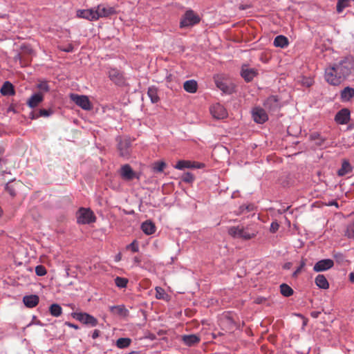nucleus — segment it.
<instances>
[{
  "mask_svg": "<svg viewBox=\"0 0 354 354\" xmlns=\"http://www.w3.org/2000/svg\"><path fill=\"white\" fill-rule=\"evenodd\" d=\"M320 314L321 313L319 311H312L310 313V315L313 318H317Z\"/></svg>",
  "mask_w": 354,
  "mask_h": 354,
  "instance_id": "54",
  "label": "nucleus"
},
{
  "mask_svg": "<svg viewBox=\"0 0 354 354\" xmlns=\"http://www.w3.org/2000/svg\"><path fill=\"white\" fill-rule=\"evenodd\" d=\"M301 268H302V267H299V268L297 269V270H296V271H295V272H293V274H292V277H297V274H298L299 273H300Z\"/></svg>",
  "mask_w": 354,
  "mask_h": 354,
  "instance_id": "56",
  "label": "nucleus"
},
{
  "mask_svg": "<svg viewBox=\"0 0 354 354\" xmlns=\"http://www.w3.org/2000/svg\"><path fill=\"white\" fill-rule=\"evenodd\" d=\"M100 330H95L92 334V337L93 339H96L97 337H98L100 336Z\"/></svg>",
  "mask_w": 354,
  "mask_h": 354,
  "instance_id": "55",
  "label": "nucleus"
},
{
  "mask_svg": "<svg viewBox=\"0 0 354 354\" xmlns=\"http://www.w3.org/2000/svg\"><path fill=\"white\" fill-rule=\"evenodd\" d=\"M200 21V17L192 10L186 11L180 24V27H188L194 26Z\"/></svg>",
  "mask_w": 354,
  "mask_h": 354,
  "instance_id": "6",
  "label": "nucleus"
},
{
  "mask_svg": "<svg viewBox=\"0 0 354 354\" xmlns=\"http://www.w3.org/2000/svg\"><path fill=\"white\" fill-rule=\"evenodd\" d=\"M44 100V95L41 93H35L32 94L27 101V104L30 108L37 106Z\"/></svg>",
  "mask_w": 354,
  "mask_h": 354,
  "instance_id": "20",
  "label": "nucleus"
},
{
  "mask_svg": "<svg viewBox=\"0 0 354 354\" xmlns=\"http://www.w3.org/2000/svg\"><path fill=\"white\" fill-rule=\"evenodd\" d=\"M284 266H290V263H287Z\"/></svg>",
  "mask_w": 354,
  "mask_h": 354,
  "instance_id": "64",
  "label": "nucleus"
},
{
  "mask_svg": "<svg viewBox=\"0 0 354 354\" xmlns=\"http://www.w3.org/2000/svg\"><path fill=\"white\" fill-rule=\"evenodd\" d=\"M110 311L114 314L121 316H127L128 314V310L125 308L124 306H110Z\"/></svg>",
  "mask_w": 354,
  "mask_h": 354,
  "instance_id": "28",
  "label": "nucleus"
},
{
  "mask_svg": "<svg viewBox=\"0 0 354 354\" xmlns=\"http://www.w3.org/2000/svg\"><path fill=\"white\" fill-rule=\"evenodd\" d=\"M194 180V176L192 173L187 172L183 176V180L186 183H192Z\"/></svg>",
  "mask_w": 354,
  "mask_h": 354,
  "instance_id": "46",
  "label": "nucleus"
},
{
  "mask_svg": "<svg viewBox=\"0 0 354 354\" xmlns=\"http://www.w3.org/2000/svg\"><path fill=\"white\" fill-rule=\"evenodd\" d=\"M15 179H12L10 181H9L7 184L5 185V189L9 193V194L14 197L16 195V191L13 185H10V183L13 181H15Z\"/></svg>",
  "mask_w": 354,
  "mask_h": 354,
  "instance_id": "40",
  "label": "nucleus"
},
{
  "mask_svg": "<svg viewBox=\"0 0 354 354\" xmlns=\"http://www.w3.org/2000/svg\"><path fill=\"white\" fill-rule=\"evenodd\" d=\"M313 268H314V270L318 272L325 271V270H328V268H330V267H313Z\"/></svg>",
  "mask_w": 354,
  "mask_h": 354,
  "instance_id": "51",
  "label": "nucleus"
},
{
  "mask_svg": "<svg viewBox=\"0 0 354 354\" xmlns=\"http://www.w3.org/2000/svg\"><path fill=\"white\" fill-rule=\"evenodd\" d=\"M266 109L270 112H275L279 109L280 105L279 99L275 95L268 97L263 103Z\"/></svg>",
  "mask_w": 354,
  "mask_h": 354,
  "instance_id": "13",
  "label": "nucleus"
},
{
  "mask_svg": "<svg viewBox=\"0 0 354 354\" xmlns=\"http://www.w3.org/2000/svg\"><path fill=\"white\" fill-rule=\"evenodd\" d=\"M305 264H306V263H305L304 261H302L301 262L300 266H305Z\"/></svg>",
  "mask_w": 354,
  "mask_h": 354,
  "instance_id": "63",
  "label": "nucleus"
},
{
  "mask_svg": "<svg viewBox=\"0 0 354 354\" xmlns=\"http://www.w3.org/2000/svg\"><path fill=\"white\" fill-rule=\"evenodd\" d=\"M39 301V297L35 295H27L23 298L24 304L28 308L35 307L38 304Z\"/></svg>",
  "mask_w": 354,
  "mask_h": 354,
  "instance_id": "21",
  "label": "nucleus"
},
{
  "mask_svg": "<svg viewBox=\"0 0 354 354\" xmlns=\"http://www.w3.org/2000/svg\"><path fill=\"white\" fill-rule=\"evenodd\" d=\"M349 279L352 283H354V272L350 273Z\"/></svg>",
  "mask_w": 354,
  "mask_h": 354,
  "instance_id": "58",
  "label": "nucleus"
},
{
  "mask_svg": "<svg viewBox=\"0 0 354 354\" xmlns=\"http://www.w3.org/2000/svg\"><path fill=\"white\" fill-rule=\"evenodd\" d=\"M122 178L127 180H131L136 177V173L128 164L123 165L120 169Z\"/></svg>",
  "mask_w": 354,
  "mask_h": 354,
  "instance_id": "16",
  "label": "nucleus"
},
{
  "mask_svg": "<svg viewBox=\"0 0 354 354\" xmlns=\"http://www.w3.org/2000/svg\"><path fill=\"white\" fill-rule=\"evenodd\" d=\"M181 339L183 343L188 346H194L201 341L200 336L195 334L183 335Z\"/></svg>",
  "mask_w": 354,
  "mask_h": 354,
  "instance_id": "18",
  "label": "nucleus"
},
{
  "mask_svg": "<svg viewBox=\"0 0 354 354\" xmlns=\"http://www.w3.org/2000/svg\"><path fill=\"white\" fill-rule=\"evenodd\" d=\"M37 88L44 92H48L50 90L49 86L48 84V82L46 81L41 82L37 85Z\"/></svg>",
  "mask_w": 354,
  "mask_h": 354,
  "instance_id": "45",
  "label": "nucleus"
},
{
  "mask_svg": "<svg viewBox=\"0 0 354 354\" xmlns=\"http://www.w3.org/2000/svg\"><path fill=\"white\" fill-rule=\"evenodd\" d=\"M147 95L152 103H157L160 100L158 89L155 86H151L148 88Z\"/></svg>",
  "mask_w": 354,
  "mask_h": 354,
  "instance_id": "30",
  "label": "nucleus"
},
{
  "mask_svg": "<svg viewBox=\"0 0 354 354\" xmlns=\"http://www.w3.org/2000/svg\"><path fill=\"white\" fill-rule=\"evenodd\" d=\"M240 226H232L228 229V234L234 238L240 237Z\"/></svg>",
  "mask_w": 354,
  "mask_h": 354,
  "instance_id": "37",
  "label": "nucleus"
},
{
  "mask_svg": "<svg viewBox=\"0 0 354 354\" xmlns=\"http://www.w3.org/2000/svg\"><path fill=\"white\" fill-rule=\"evenodd\" d=\"M342 102H348L354 97V88L350 86L345 87L340 93Z\"/></svg>",
  "mask_w": 354,
  "mask_h": 354,
  "instance_id": "22",
  "label": "nucleus"
},
{
  "mask_svg": "<svg viewBox=\"0 0 354 354\" xmlns=\"http://www.w3.org/2000/svg\"><path fill=\"white\" fill-rule=\"evenodd\" d=\"M351 112L348 109H342L339 111L335 116V121L339 124H346L350 120Z\"/></svg>",
  "mask_w": 354,
  "mask_h": 354,
  "instance_id": "14",
  "label": "nucleus"
},
{
  "mask_svg": "<svg viewBox=\"0 0 354 354\" xmlns=\"http://www.w3.org/2000/svg\"><path fill=\"white\" fill-rule=\"evenodd\" d=\"M118 150L119 151L120 156L124 159H129L131 155V142L129 138H120L117 139Z\"/></svg>",
  "mask_w": 354,
  "mask_h": 354,
  "instance_id": "5",
  "label": "nucleus"
},
{
  "mask_svg": "<svg viewBox=\"0 0 354 354\" xmlns=\"http://www.w3.org/2000/svg\"><path fill=\"white\" fill-rule=\"evenodd\" d=\"M280 291H281V293L284 297H290V296L292 295V294L294 292L292 288L286 283H282L280 286Z\"/></svg>",
  "mask_w": 354,
  "mask_h": 354,
  "instance_id": "33",
  "label": "nucleus"
},
{
  "mask_svg": "<svg viewBox=\"0 0 354 354\" xmlns=\"http://www.w3.org/2000/svg\"><path fill=\"white\" fill-rule=\"evenodd\" d=\"M21 55L19 54H17V55H15V60H19L21 62Z\"/></svg>",
  "mask_w": 354,
  "mask_h": 354,
  "instance_id": "61",
  "label": "nucleus"
},
{
  "mask_svg": "<svg viewBox=\"0 0 354 354\" xmlns=\"http://www.w3.org/2000/svg\"><path fill=\"white\" fill-rule=\"evenodd\" d=\"M131 342V339L129 338H119L116 341V346L120 348H124L128 347Z\"/></svg>",
  "mask_w": 354,
  "mask_h": 354,
  "instance_id": "35",
  "label": "nucleus"
},
{
  "mask_svg": "<svg viewBox=\"0 0 354 354\" xmlns=\"http://www.w3.org/2000/svg\"><path fill=\"white\" fill-rule=\"evenodd\" d=\"M315 283L320 288L327 289L329 287L328 282L326 277L322 274H318L315 278Z\"/></svg>",
  "mask_w": 354,
  "mask_h": 354,
  "instance_id": "29",
  "label": "nucleus"
},
{
  "mask_svg": "<svg viewBox=\"0 0 354 354\" xmlns=\"http://www.w3.org/2000/svg\"><path fill=\"white\" fill-rule=\"evenodd\" d=\"M65 324L66 326H69L70 328H73L75 330H77L79 328V326L77 325L70 323V322H66Z\"/></svg>",
  "mask_w": 354,
  "mask_h": 354,
  "instance_id": "53",
  "label": "nucleus"
},
{
  "mask_svg": "<svg viewBox=\"0 0 354 354\" xmlns=\"http://www.w3.org/2000/svg\"><path fill=\"white\" fill-rule=\"evenodd\" d=\"M217 87L221 90L223 93H231L233 90V87L231 85H228L226 82L223 81L216 82Z\"/></svg>",
  "mask_w": 354,
  "mask_h": 354,
  "instance_id": "31",
  "label": "nucleus"
},
{
  "mask_svg": "<svg viewBox=\"0 0 354 354\" xmlns=\"http://www.w3.org/2000/svg\"><path fill=\"white\" fill-rule=\"evenodd\" d=\"M252 115L254 122L258 124H263L268 120V116L266 111L261 107L253 108Z\"/></svg>",
  "mask_w": 354,
  "mask_h": 354,
  "instance_id": "9",
  "label": "nucleus"
},
{
  "mask_svg": "<svg viewBox=\"0 0 354 354\" xmlns=\"http://www.w3.org/2000/svg\"><path fill=\"white\" fill-rule=\"evenodd\" d=\"M328 205H329V206H333L334 205V206L338 207V203L335 201H332L329 202Z\"/></svg>",
  "mask_w": 354,
  "mask_h": 354,
  "instance_id": "57",
  "label": "nucleus"
},
{
  "mask_svg": "<svg viewBox=\"0 0 354 354\" xmlns=\"http://www.w3.org/2000/svg\"><path fill=\"white\" fill-rule=\"evenodd\" d=\"M94 8L95 10L97 20L102 17H109L116 12L113 7L102 4L98 5Z\"/></svg>",
  "mask_w": 354,
  "mask_h": 354,
  "instance_id": "8",
  "label": "nucleus"
},
{
  "mask_svg": "<svg viewBox=\"0 0 354 354\" xmlns=\"http://www.w3.org/2000/svg\"><path fill=\"white\" fill-rule=\"evenodd\" d=\"M127 249L132 251L133 252H136L139 250L138 243L137 241H133L131 243L129 244L127 246Z\"/></svg>",
  "mask_w": 354,
  "mask_h": 354,
  "instance_id": "43",
  "label": "nucleus"
},
{
  "mask_svg": "<svg viewBox=\"0 0 354 354\" xmlns=\"http://www.w3.org/2000/svg\"><path fill=\"white\" fill-rule=\"evenodd\" d=\"M324 77L328 84L333 86H338L344 82L341 75L337 74V71L333 66L325 69Z\"/></svg>",
  "mask_w": 354,
  "mask_h": 354,
  "instance_id": "3",
  "label": "nucleus"
},
{
  "mask_svg": "<svg viewBox=\"0 0 354 354\" xmlns=\"http://www.w3.org/2000/svg\"><path fill=\"white\" fill-rule=\"evenodd\" d=\"M0 92L4 96L13 95L15 94L14 86L10 82L6 81L1 86Z\"/></svg>",
  "mask_w": 354,
  "mask_h": 354,
  "instance_id": "24",
  "label": "nucleus"
},
{
  "mask_svg": "<svg viewBox=\"0 0 354 354\" xmlns=\"http://www.w3.org/2000/svg\"><path fill=\"white\" fill-rule=\"evenodd\" d=\"M108 75L109 79L118 85H122L124 82L123 75L116 68H111Z\"/></svg>",
  "mask_w": 354,
  "mask_h": 354,
  "instance_id": "15",
  "label": "nucleus"
},
{
  "mask_svg": "<svg viewBox=\"0 0 354 354\" xmlns=\"http://www.w3.org/2000/svg\"><path fill=\"white\" fill-rule=\"evenodd\" d=\"M49 311L51 315L57 317L62 315V308L59 304H53L50 305Z\"/></svg>",
  "mask_w": 354,
  "mask_h": 354,
  "instance_id": "32",
  "label": "nucleus"
},
{
  "mask_svg": "<svg viewBox=\"0 0 354 354\" xmlns=\"http://www.w3.org/2000/svg\"><path fill=\"white\" fill-rule=\"evenodd\" d=\"M240 234V239H243L244 240H250L256 236L257 231L252 230V228L249 226H247L246 227H241Z\"/></svg>",
  "mask_w": 354,
  "mask_h": 354,
  "instance_id": "17",
  "label": "nucleus"
},
{
  "mask_svg": "<svg viewBox=\"0 0 354 354\" xmlns=\"http://www.w3.org/2000/svg\"><path fill=\"white\" fill-rule=\"evenodd\" d=\"M273 44L276 47L284 48L288 46L289 41L286 37L281 35L274 38Z\"/></svg>",
  "mask_w": 354,
  "mask_h": 354,
  "instance_id": "25",
  "label": "nucleus"
},
{
  "mask_svg": "<svg viewBox=\"0 0 354 354\" xmlns=\"http://www.w3.org/2000/svg\"><path fill=\"white\" fill-rule=\"evenodd\" d=\"M333 66L337 71V74L341 75L344 81L351 74L354 68L353 62L348 57H344Z\"/></svg>",
  "mask_w": 354,
  "mask_h": 354,
  "instance_id": "1",
  "label": "nucleus"
},
{
  "mask_svg": "<svg viewBox=\"0 0 354 354\" xmlns=\"http://www.w3.org/2000/svg\"><path fill=\"white\" fill-rule=\"evenodd\" d=\"M73 46L72 44H68L65 48H61L62 51L66 52V53H71L73 51Z\"/></svg>",
  "mask_w": 354,
  "mask_h": 354,
  "instance_id": "50",
  "label": "nucleus"
},
{
  "mask_svg": "<svg viewBox=\"0 0 354 354\" xmlns=\"http://www.w3.org/2000/svg\"><path fill=\"white\" fill-rule=\"evenodd\" d=\"M352 167L349 162L346 160H344L342 164L341 168L337 171V175L339 176H344L352 171Z\"/></svg>",
  "mask_w": 354,
  "mask_h": 354,
  "instance_id": "26",
  "label": "nucleus"
},
{
  "mask_svg": "<svg viewBox=\"0 0 354 354\" xmlns=\"http://www.w3.org/2000/svg\"><path fill=\"white\" fill-rule=\"evenodd\" d=\"M334 261L329 259L320 260L316 262L314 266H334L335 263L342 264L344 263V257L341 253L334 254Z\"/></svg>",
  "mask_w": 354,
  "mask_h": 354,
  "instance_id": "11",
  "label": "nucleus"
},
{
  "mask_svg": "<svg viewBox=\"0 0 354 354\" xmlns=\"http://www.w3.org/2000/svg\"><path fill=\"white\" fill-rule=\"evenodd\" d=\"M319 135L318 133H315L311 135V137H312L313 139H315V138H317L319 137Z\"/></svg>",
  "mask_w": 354,
  "mask_h": 354,
  "instance_id": "60",
  "label": "nucleus"
},
{
  "mask_svg": "<svg viewBox=\"0 0 354 354\" xmlns=\"http://www.w3.org/2000/svg\"><path fill=\"white\" fill-rule=\"evenodd\" d=\"M156 290V297L158 299H165L167 295L166 294L165 290L161 287H156L155 288Z\"/></svg>",
  "mask_w": 354,
  "mask_h": 354,
  "instance_id": "39",
  "label": "nucleus"
},
{
  "mask_svg": "<svg viewBox=\"0 0 354 354\" xmlns=\"http://www.w3.org/2000/svg\"><path fill=\"white\" fill-rule=\"evenodd\" d=\"M96 217L88 208L82 207L77 213V221L80 224H90L94 223Z\"/></svg>",
  "mask_w": 354,
  "mask_h": 354,
  "instance_id": "2",
  "label": "nucleus"
},
{
  "mask_svg": "<svg viewBox=\"0 0 354 354\" xmlns=\"http://www.w3.org/2000/svg\"><path fill=\"white\" fill-rule=\"evenodd\" d=\"M72 317L85 325L95 327L98 324L97 319L86 313H73Z\"/></svg>",
  "mask_w": 354,
  "mask_h": 354,
  "instance_id": "4",
  "label": "nucleus"
},
{
  "mask_svg": "<svg viewBox=\"0 0 354 354\" xmlns=\"http://www.w3.org/2000/svg\"><path fill=\"white\" fill-rule=\"evenodd\" d=\"M165 167L166 164L165 162H156L153 165V169L156 172H162Z\"/></svg>",
  "mask_w": 354,
  "mask_h": 354,
  "instance_id": "41",
  "label": "nucleus"
},
{
  "mask_svg": "<svg viewBox=\"0 0 354 354\" xmlns=\"http://www.w3.org/2000/svg\"><path fill=\"white\" fill-rule=\"evenodd\" d=\"M254 206L252 205H241L240 207L241 212H243L245 209H246L248 212H251L253 210Z\"/></svg>",
  "mask_w": 354,
  "mask_h": 354,
  "instance_id": "49",
  "label": "nucleus"
},
{
  "mask_svg": "<svg viewBox=\"0 0 354 354\" xmlns=\"http://www.w3.org/2000/svg\"><path fill=\"white\" fill-rule=\"evenodd\" d=\"M142 232L147 235L153 234L156 232V226L151 221H146L141 225Z\"/></svg>",
  "mask_w": 354,
  "mask_h": 354,
  "instance_id": "23",
  "label": "nucleus"
},
{
  "mask_svg": "<svg viewBox=\"0 0 354 354\" xmlns=\"http://www.w3.org/2000/svg\"><path fill=\"white\" fill-rule=\"evenodd\" d=\"M351 0H338L337 3V12L341 13L345 8L350 6Z\"/></svg>",
  "mask_w": 354,
  "mask_h": 354,
  "instance_id": "36",
  "label": "nucleus"
},
{
  "mask_svg": "<svg viewBox=\"0 0 354 354\" xmlns=\"http://www.w3.org/2000/svg\"><path fill=\"white\" fill-rule=\"evenodd\" d=\"M346 235L350 239H354V220L347 226Z\"/></svg>",
  "mask_w": 354,
  "mask_h": 354,
  "instance_id": "42",
  "label": "nucleus"
},
{
  "mask_svg": "<svg viewBox=\"0 0 354 354\" xmlns=\"http://www.w3.org/2000/svg\"><path fill=\"white\" fill-rule=\"evenodd\" d=\"M77 16L80 18L86 19L90 21L97 20L95 10L94 8L88 10H78Z\"/></svg>",
  "mask_w": 354,
  "mask_h": 354,
  "instance_id": "19",
  "label": "nucleus"
},
{
  "mask_svg": "<svg viewBox=\"0 0 354 354\" xmlns=\"http://www.w3.org/2000/svg\"><path fill=\"white\" fill-rule=\"evenodd\" d=\"M184 89L190 93H194L197 91L198 84L196 81L194 80H187L183 84Z\"/></svg>",
  "mask_w": 354,
  "mask_h": 354,
  "instance_id": "27",
  "label": "nucleus"
},
{
  "mask_svg": "<svg viewBox=\"0 0 354 354\" xmlns=\"http://www.w3.org/2000/svg\"><path fill=\"white\" fill-rule=\"evenodd\" d=\"M128 279L127 278H123L120 277H117L115 279V285L120 288H126L128 283Z\"/></svg>",
  "mask_w": 354,
  "mask_h": 354,
  "instance_id": "38",
  "label": "nucleus"
},
{
  "mask_svg": "<svg viewBox=\"0 0 354 354\" xmlns=\"http://www.w3.org/2000/svg\"><path fill=\"white\" fill-rule=\"evenodd\" d=\"M53 111L51 109H40L38 111V115L39 117H49L53 114Z\"/></svg>",
  "mask_w": 354,
  "mask_h": 354,
  "instance_id": "44",
  "label": "nucleus"
},
{
  "mask_svg": "<svg viewBox=\"0 0 354 354\" xmlns=\"http://www.w3.org/2000/svg\"><path fill=\"white\" fill-rule=\"evenodd\" d=\"M212 115L218 120L227 118V113L225 107L219 103L215 104L210 107Z\"/></svg>",
  "mask_w": 354,
  "mask_h": 354,
  "instance_id": "10",
  "label": "nucleus"
},
{
  "mask_svg": "<svg viewBox=\"0 0 354 354\" xmlns=\"http://www.w3.org/2000/svg\"><path fill=\"white\" fill-rule=\"evenodd\" d=\"M279 228V224L277 221L272 222L270 227V231L272 233H275Z\"/></svg>",
  "mask_w": 354,
  "mask_h": 354,
  "instance_id": "48",
  "label": "nucleus"
},
{
  "mask_svg": "<svg viewBox=\"0 0 354 354\" xmlns=\"http://www.w3.org/2000/svg\"><path fill=\"white\" fill-rule=\"evenodd\" d=\"M257 74V70L254 68H250L248 65L242 66L241 75L245 82H251Z\"/></svg>",
  "mask_w": 354,
  "mask_h": 354,
  "instance_id": "12",
  "label": "nucleus"
},
{
  "mask_svg": "<svg viewBox=\"0 0 354 354\" xmlns=\"http://www.w3.org/2000/svg\"><path fill=\"white\" fill-rule=\"evenodd\" d=\"M71 99L82 109L88 111L92 109V105L88 97L86 95H79L77 94H71Z\"/></svg>",
  "mask_w": 354,
  "mask_h": 354,
  "instance_id": "7",
  "label": "nucleus"
},
{
  "mask_svg": "<svg viewBox=\"0 0 354 354\" xmlns=\"http://www.w3.org/2000/svg\"><path fill=\"white\" fill-rule=\"evenodd\" d=\"M3 215V209L0 207V217Z\"/></svg>",
  "mask_w": 354,
  "mask_h": 354,
  "instance_id": "62",
  "label": "nucleus"
},
{
  "mask_svg": "<svg viewBox=\"0 0 354 354\" xmlns=\"http://www.w3.org/2000/svg\"><path fill=\"white\" fill-rule=\"evenodd\" d=\"M30 118L32 119V120H35V119H37L39 118V116L38 115V112H31L30 113Z\"/></svg>",
  "mask_w": 354,
  "mask_h": 354,
  "instance_id": "52",
  "label": "nucleus"
},
{
  "mask_svg": "<svg viewBox=\"0 0 354 354\" xmlns=\"http://www.w3.org/2000/svg\"><path fill=\"white\" fill-rule=\"evenodd\" d=\"M35 272L38 276H44L47 272L46 267H35Z\"/></svg>",
  "mask_w": 354,
  "mask_h": 354,
  "instance_id": "47",
  "label": "nucleus"
},
{
  "mask_svg": "<svg viewBox=\"0 0 354 354\" xmlns=\"http://www.w3.org/2000/svg\"><path fill=\"white\" fill-rule=\"evenodd\" d=\"M5 151L4 147L0 145V155H2Z\"/></svg>",
  "mask_w": 354,
  "mask_h": 354,
  "instance_id": "59",
  "label": "nucleus"
},
{
  "mask_svg": "<svg viewBox=\"0 0 354 354\" xmlns=\"http://www.w3.org/2000/svg\"><path fill=\"white\" fill-rule=\"evenodd\" d=\"M174 167L177 169L182 170L185 168L195 167V166H194L190 161L179 160Z\"/></svg>",
  "mask_w": 354,
  "mask_h": 354,
  "instance_id": "34",
  "label": "nucleus"
}]
</instances>
